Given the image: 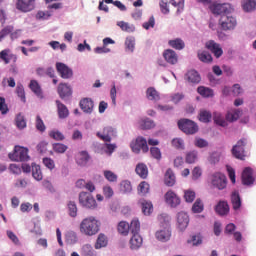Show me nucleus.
Returning <instances> with one entry per match:
<instances>
[{
	"mask_svg": "<svg viewBox=\"0 0 256 256\" xmlns=\"http://www.w3.org/2000/svg\"><path fill=\"white\" fill-rule=\"evenodd\" d=\"M101 222L95 216L83 218L79 224V233L85 237H94L99 234Z\"/></svg>",
	"mask_w": 256,
	"mask_h": 256,
	"instance_id": "nucleus-1",
	"label": "nucleus"
},
{
	"mask_svg": "<svg viewBox=\"0 0 256 256\" xmlns=\"http://www.w3.org/2000/svg\"><path fill=\"white\" fill-rule=\"evenodd\" d=\"M242 115V111L240 109H233L226 113L225 117L220 112H214L213 119L214 123L220 127L228 126V122L237 121Z\"/></svg>",
	"mask_w": 256,
	"mask_h": 256,
	"instance_id": "nucleus-2",
	"label": "nucleus"
},
{
	"mask_svg": "<svg viewBox=\"0 0 256 256\" xmlns=\"http://www.w3.org/2000/svg\"><path fill=\"white\" fill-rule=\"evenodd\" d=\"M78 201L80 206L89 210H96L98 208V203L95 197L88 192H80L78 196Z\"/></svg>",
	"mask_w": 256,
	"mask_h": 256,
	"instance_id": "nucleus-3",
	"label": "nucleus"
},
{
	"mask_svg": "<svg viewBox=\"0 0 256 256\" xmlns=\"http://www.w3.org/2000/svg\"><path fill=\"white\" fill-rule=\"evenodd\" d=\"M236 17L230 14L221 15L219 19V25L224 31H233L237 27Z\"/></svg>",
	"mask_w": 256,
	"mask_h": 256,
	"instance_id": "nucleus-4",
	"label": "nucleus"
},
{
	"mask_svg": "<svg viewBox=\"0 0 256 256\" xmlns=\"http://www.w3.org/2000/svg\"><path fill=\"white\" fill-rule=\"evenodd\" d=\"M29 150L24 147L16 146L13 153L9 154V158L16 162H27L30 160Z\"/></svg>",
	"mask_w": 256,
	"mask_h": 256,
	"instance_id": "nucleus-5",
	"label": "nucleus"
},
{
	"mask_svg": "<svg viewBox=\"0 0 256 256\" xmlns=\"http://www.w3.org/2000/svg\"><path fill=\"white\" fill-rule=\"evenodd\" d=\"M179 129L187 135H193L198 132V126L190 119H182L178 122Z\"/></svg>",
	"mask_w": 256,
	"mask_h": 256,
	"instance_id": "nucleus-6",
	"label": "nucleus"
},
{
	"mask_svg": "<svg viewBox=\"0 0 256 256\" xmlns=\"http://www.w3.org/2000/svg\"><path fill=\"white\" fill-rule=\"evenodd\" d=\"M210 184L218 190H223L227 186V178L223 173L216 172L210 176Z\"/></svg>",
	"mask_w": 256,
	"mask_h": 256,
	"instance_id": "nucleus-7",
	"label": "nucleus"
},
{
	"mask_svg": "<svg viewBox=\"0 0 256 256\" xmlns=\"http://www.w3.org/2000/svg\"><path fill=\"white\" fill-rule=\"evenodd\" d=\"M210 11H212V14L214 15H227L234 11V8L229 3L224 4H212L210 5Z\"/></svg>",
	"mask_w": 256,
	"mask_h": 256,
	"instance_id": "nucleus-8",
	"label": "nucleus"
},
{
	"mask_svg": "<svg viewBox=\"0 0 256 256\" xmlns=\"http://www.w3.org/2000/svg\"><path fill=\"white\" fill-rule=\"evenodd\" d=\"M248 144L247 138H241L235 146H233L231 152L232 155L240 160H243L245 157V146Z\"/></svg>",
	"mask_w": 256,
	"mask_h": 256,
	"instance_id": "nucleus-9",
	"label": "nucleus"
},
{
	"mask_svg": "<svg viewBox=\"0 0 256 256\" xmlns=\"http://www.w3.org/2000/svg\"><path fill=\"white\" fill-rule=\"evenodd\" d=\"M130 148L133 153L139 154L142 150L144 153L148 152L149 148L147 146V141L142 136H138L135 141H132Z\"/></svg>",
	"mask_w": 256,
	"mask_h": 256,
	"instance_id": "nucleus-10",
	"label": "nucleus"
},
{
	"mask_svg": "<svg viewBox=\"0 0 256 256\" xmlns=\"http://www.w3.org/2000/svg\"><path fill=\"white\" fill-rule=\"evenodd\" d=\"M97 137L100 138L102 141L110 143L113 137H117V130L112 128V126H106L102 132L96 133Z\"/></svg>",
	"mask_w": 256,
	"mask_h": 256,
	"instance_id": "nucleus-11",
	"label": "nucleus"
},
{
	"mask_svg": "<svg viewBox=\"0 0 256 256\" xmlns=\"http://www.w3.org/2000/svg\"><path fill=\"white\" fill-rule=\"evenodd\" d=\"M189 223H190V218L186 212L181 211L177 214V229H179V231L181 232L185 231Z\"/></svg>",
	"mask_w": 256,
	"mask_h": 256,
	"instance_id": "nucleus-12",
	"label": "nucleus"
},
{
	"mask_svg": "<svg viewBox=\"0 0 256 256\" xmlns=\"http://www.w3.org/2000/svg\"><path fill=\"white\" fill-rule=\"evenodd\" d=\"M206 48L208 49V51H210V53L214 54V57H216V59H219L223 55V49L221 45L214 40H209L208 42H206Z\"/></svg>",
	"mask_w": 256,
	"mask_h": 256,
	"instance_id": "nucleus-13",
	"label": "nucleus"
},
{
	"mask_svg": "<svg viewBox=\"0 0 256 256\" xmlns=\"http://www.w3.org/2000/svg\"><path fill=\"white\" fill-rule=\"evenodd\" d=\"M56 70L62 79H70L73 76V70L64 63L57 62Z\"/></svg>",
	"mask_w": 256,
	"mask_h": 256,
	"instance_id": "nucleus-14",
	"label": "nucleus"
},
{
	"mask_svg": "<svg viewBox=\"0 0 256 256\" xmlns=\"http://www.w3.org/2000/svg\"><path fill=\"white\" fill-rule=\"evenodd\" d=\"M57 93L62 100H66L72 96V88L67 83H60L57 88Z\"/></svg>",
	"mask_w": 256,
	"mask_h": 256,
	"instance_id": "nucleus-15",
	"label": "nucleus"
},
{
	"mask_svg": "<svg viewBox=\"0 0 256 256\" xmlns=\"http://www.w3.org/2000/svg\"><path fill=\"white\" fill-rule=\"evenodd\" d=\"M79 106L85 114H92L94 111V101L91 98L81 99Z\"/></svg>",
	"mask_w": 256,
	"mask_h": 256,
	"instance_id": "nucleus-16",
	"label": "nucleus"
},
{
	"mask_svg": "<svg viewBox=\"0 0 256 256\" xmlns=\"http://www.w3.org/2000/svg\"><path fill=\"white\" fill-rule=\"evenodd\" d=\"M36 0H18L17 1V9L22 12H30L35 8Z\"/></svg>",
	"mask_w": 256,
	"mask_h": 256,
	"instance_id": "nucleus-17",
	"label": "nucleus"
},
{
	"mask_svg": "<svg viewBox=\"0 0 256 256\" xmlns=\"http://www.w3.org/2000/svg\"><path fill=\"white\" fill-rule=\"evenodd\" d=\"M0 60L8 65L11 61H13V63H16L18 57L16 54H13L10 49H4L0 52Z\"/></svg>",
	"mask_w": 256,
	"mask_h": 256,
	"instance_id": "nucleus-18",
	"label": "nucleus"
},
{
	"mask_svg": "<svg viewBox=\"0 0 256 256\" xmlns=\"http://www.w3.org/2000/svg\"><path fill=\"white\" fill-rule=\"evenodd\" d=\"M165 201L172 208H176L181 202L180 198L172 190H169L165 194Z\"/></svg>",
	"mask_w": 256,
	"mask_h": 256,
	"instance_id": "nucleus-19",
	"label": "nucleus"
},
{
	"mask_svg": "<svg viewBox=\"0 0 256 256\" xmlns=\"http://www.w3.org/2000/svg\"><path fill=\"white\" fill-rule=\"evenodd\" d=\"M155 237L158 241L166 243L171 239V230L170 228H162L158 230L155 234Z\"/></svg>",
	"mask_w": 256,
	"mask_h": 256,
	"instance_id": "nucleus-20",
	"label": "nucleus"
},
{
	"mask_svg": "<svg viewBox=\"0 0 256 256\" xmlns=\"http://www.w3.org/2000/svg\"><path fill=\"white\" fill-rule=\"evenodd\" d=\"M241 179L244 185H252L255 181L253 170L250 167L245 168L242 172Z\"/></svg>",
	"mask_w": 256,
	"mask_h": 256,
	"instance_id": "nucleus-21",
	"label": "nucleus"
},
{
	"mask_svg": "<svg viewBox=\"0 0 256 256\" xmlns=\"http://www.w3.org/2000/svg\"><path fill=\"white\" fill-rule=\"evenodd\" d=\"M165 61L170 65H176L178 63V55L172 49H167L163 52Z\"/></svg>",
	"mask_w": 256,
	"mask_h": 256,
	"instance_id": "nucleus-22",
	"label": "nucleus"
},
{
	"mask_svg": "<svg viewBox=\"0 0 256 256\" xmlns=\"http://www.w3.org/2000/svg\"><path fill=\"white\" fill-rule=\"evenodd\" d=\"M28 87L32 90V93L38 97V99H44L43 90L37 80H30Z\"/></svg>",
	"mask_w": 256,
	"mask_h": 256,
	"instance_id": "nucleus-23",
	"label": "nucleus"
},
{
	"mask_svg": "<svg viewBox=\"0 0 256 256\" xmlns=\"http://www.w3.org/2000/svg\"><path fill=\"white\" fill-rule=\"evenodd\" d=\"M108 244H109L108 237L105 234L101 233L98 235V237L96 239V242L94 244V249L102 250L104 248H107Z\"/></svg>",
	"mask_w": 256,
	"mask_h": 256,
	"instance_id": "nucleus-24",
	"label": "nucleus"
},
{
	"mask_svg": "<svg viewBox=\"0 0 256 256\" xmlns=\"http://www.w3.org/2000/svg\"><path fill=\"white\" fill-rule=\"evenodd\" d=\"M143 244V238L140 236V234L132 235L129 245L130 249L133 251H137L142 247Z\"/></svg>",
	"mask_w": 256,
	"mask_h": 256,
	"instance_id": "nucleus-25",
	"label": "nucleus"
},
{
	"mask_svg": "<svg viewBox=\"0 0 256 256\" xmlns=\"http://www.w3.org/2000/svg\"><path fill=\"white\" fill-rule=\"evenodd\" d=\"M146 98L151 102H159L161 99L160 93L154 87H148L146 89Z\"/></svg>",
	"mask_w": 256,
	"mask_h": 256,
	"instance_id": "nucleus-26",
	"label": "nucleus"
},
{
	"mask_svg": "<svg viewBox=\"0 0 256 256\" xmlns=\"http://www.w3.org/2000/svg\"><path fill=\"white\" fill-rule=\"evenodd\" d=\"M90 161V155L87 151H81L76 156V163L81 167H85Z\"/></svg>",
	"mask_w": 256,
	"mask_h": 256,
	"instance_id": "nucleus-27",
	"label": "nucleus"
},
{
	"mask_svg": "<svg viewBox=\"0 0 256 256\" xmlns=\"http://www.w3.org/2000/svg\"><path fill=\"white\" fill-rule=\"evenodd\" d=\"M242 10L246 13H252L256 10V0H242Z\"/></svg>",
	"mask_w": 256,
	"mask_h": 256,
	"instance_id": "nucleus-28",
	"label": "nucleus"
},
{
	"mask_svg": "<svg viewBox=\"0 0 256 256\" xmlns=\"http://www.w3.org/2000/svg\"><path fill=\"white\" fill-rule=\"evenodd\" d=\"M135 45H136V40L133 36L126 37L124 42L125 52L128 54H133L135 51Z\"/></svg>",
	"mask_w": 256,
	"mask_h": 256,
	"instance_id": "nucleus-29",
	"label": "nucleus"
},
{
	"mask_svg": "<svg viewBox=\"0 0 256 256\" xmlns=\"http://www.w3.org/2000/svg\"><path fill=\"white\" fill-rule=\"evenodd\" d=\"M56 106H57L58 116L60 119H65L69 116L68 107L65 104H63L60 100H56Z\"/></svg>",
	"mask_w": 256,
	"mask_h": 256,
	"instance_id": "nucleus-30",
	"label": "nucleus"
},
{
	"mask_svg": "<svg viewBox=\"0 0 256 256\" xmlns=\"http://www.w3.org/2000/svg\"><path fill=\"white\" fill-rule=\"evenodd\" d=\"M66 208H67V213L69 217H71L72 219H76V217H78V206L75 201H72V200L68 201Z\"/></svg>",
	"mask_w": 256,
	"mask_h": 256,
	"instance_id": "nucleus-31",
	"label": "nucleus"
},
{
	"mask_svg": "<svg viewBox=\"0 0 256 256\" xmlns=\"http://www.w3.org/2000/svg\"><path fill=\"white\" fill-rule=\"evenodd\" d=\"M169 47L176 49V51H183L185 49V42L181 38H175L168 41Z\"/></svg>",
	"mask_w": 256,
	"mask_h": 256,
	"instance_id": "nucleus-32",
	"label": "nucleus"
},
{
	"mask_svg": "<svg viewBox=\"0 0 256 256\" xmlns=\"http://www.w3.org/2000/svg\"><path fill=\"white\" fill-rule=\"evenodd\" d=\"M65 242L67 245L73 246L78 243V235L75 231L69 230L65 233Z\"/></svg>",
	"mask_w": 256,
	"mask_h": 256,
	"instance_id": "nucleus-33",
	"label": "nucleus"
},
{
	"mask_svg": "<svg viewBox=\"0 0 256 256\" xmlns=\"http://www.w3.org/2000/svg\"><path fill=\"white\" fill-rule=\"evenodd\" d=\"M116 25L118 27H120V29L122 31H124L125 33H134V31L136 30V27L134 24H131L129 22H125V21H118L116 23Z\"/></svg>",
	"mask_w": 256,
	"mask_h": 256,
	"instance_id": "nucleus-34",
	"label": "nucleus"
},
{
	"mask_svg": "<svg viewBox=\"0 0 256 256\" xmlns=\"http://www.w3.org/2000/svg\"><path fill=\"white\" fill-rule=\"evenodd\" d=\"M170 221L171 217L166 213L160 214L158 216V222L162 229H170Z\"/></svg>",
	"mask_w": 256,
	"mask_h": 256,
	"instance_id": "nucleus-35",
	"label": "nucleus"
},
{
	"mask_svg": "<svg viewBox=\"0 0 256 256\" xmlns=\"http://www.w3.org/2000/svg\"><path fill=\"white\" fill-rule=\"evenodd\" d=\"M187 244L192 247H199L203 244V237L201 234L192 235L188 240Z\"/></svg>",
	"mask_w": 256,
	"mask_h": 256,
	"instance_id": "nucleus-36",
	"label": "nucleus"
},
{
	"mask_svg": "<svg viewBox=\"0 0 256 256\" xmlns=\"http://www.w3.org/2000/svg\"><path fill=\"white\" fill-rule=\"evenodd\" d=\"M231 203L234 210H237L241 207L242 201L238 191H233L231 193Z\"/></svg>",
	"mask_w": 256,
	"mask_h": 256,
	"instance_id": "nucleus-37",
	"label": "nucleus"
},
{
	"mask_svg": "<svg viewBox=\"0 0 256 256\" xmlns=\"http://www.w3.org/2000/svg\"><path fill=\"white\" fill-rule=\"evenodd\" d=\"M186 78L193 84H198L201 81V77L196 70H189L186 74Z\"/></svg>",
	"mask_w": 256,
	"mask_h": 256,
	"instance_id": "nucleus-38",
	"label": "nucleus"
},
{
	"mask_svg": "<svg viewBox=\"0 0 256 256\" xmlns=\"http://www.w3.org/2000/svg\"><path fill=\"white\" fill-rule=\"evenodd\" d=\"M81 256H97V253L91 244H84L81 247Z\"/></svg>",
	"mask_w": 256,
	"mask_h": 256,
	"instance_id": "nucleus-39",
	"label": "nucleus"
},
{
	"mask_svg": "<svg viewBox=\"0 0 256 256\" xmlns=\"http://www.w3.org/2000/svg\"><path fill=\"white\" fill-rule=\"evenodd\" d=\"M32 177L36 181L43 180V173H42L41 167L36 163H32Z\"/></svg>",
	"mask_w": 256,
	"mask_h": 256,
	"instance_id": "nucleus-40",
	"label": "nucleus"
},
{
	"mask_svg": "<svg viewBox=\"0 0 256 256\" xmlns=\"http://www.w3.org/2000/svg\"><path fill=\"white\" fill-rule=\"evenodd\" d=\"M198 59L204 64H209L213 61V57L209 52L201 50L198 51Z\"/></svg>",
	"mask_w": 256,
	"mask_h": 256,
	"instance_id": "nucleus-41",
	"label": "nucleus"
},
{
	"mask_svg": "<svg viewBox=\"0 0 256 256\" xmlns=\"http://www.w3.org/2000/svg\"><path fill=\"white\" fill-rule=\"evenodd\" d=\"M129 231L132 235H139L140 233V222L137 218L132 219L129 224Z\"/></svg>",
	"mask_w": 256,
	"mask_h": 256,
	"instance_id": "nucleus-42",
	"label": "nucleus"
},
{
	"mask_svg": "<svg viewBox=\"0 0 256 256\" xmlns=\"http://www.w3.org/2000/svg\"><path fill=\"white\" fill-rule=\"evenodd\" d=\"M139 125L141 127V129L143 130H149V129H152L155 127V123L152 119L150 118H142L140 121H139Z\"/></svg>",
	"mask_w": 256,
	"mask_h": 256,
	"instance_id": "nucleus-43",
	"label": "nucleus"
},
{
	"mask_svg": "<svg viewBox=\"0 0 256 256\" xmlns=\"http://www.w3.org/2000/svg\"><path fill=\"white\" fill-rule=\"evenodd\" d=\"M140 204L142 206V212L144 215H151L152 211H153V205L150 201L147 200H141Z\"/></svg>",
	"mask_w": 256,
	"mask_h": 256,
	"instance_id": "nucleus-44",
	"label": "nucleus"
},
{
	"mask_svg": "<svg viewBox=\"0 0 256 256\" xmlns=\"http://www.w3.org/2000/svg\"><path fill=\"white\" fill-rule=\"evenodd\" d=\"M198 93L204 98H212L214 96L213 89L205 86L198 87Z\"/></svg>",
	"mask_w": 256,
	"mask_h": 256,
	"instance_id": "nucleus-45",
	"label": "nucleus"
},
{
	"mask_svg": "<svg viewBox=\"0 0 256 256\" xmlns=\"http://www.w3.org/2000/svg\"><path fill=\"white\" fill-rule=\"evenodd\" d=\"M216 212H218V215H227V213L229 212L228 203L220 201L218 205H216Z\"/></svg>",
	"mask_w": 256,
	"mask_h": 256,
	"instance_id": "nucleus-46",
	"label": "nucleus"
},
{
	"mask_svg": "<svg viewBox=\"0 0 256 256\" xmlns=\"http://www.w3.org/2000/svg\"><path fill=\"white\" fill-rule=\"evenodd\" d=\"M48 136L57 142L65 140L64 134L60 132V130H56V129L50 130L48 132Z\"/></svg>",
	"mask_w": 256,
	"mask_h": 256,
	"instance_id": "nucleus-47",
	"label": "nucleus"
},
{
	"mask_svg": "<svg viewBox=\"0 0 256 256\" xmlns=\"http://www.w3.org/2000/svg\"><path fill=\"white\" fill-rule=\"evenodd\" d=\"M129 231H130V226L127 223V221H121L118 224V232L120 235L122 236H127L129 235Z\"/></svg>",
	"mask_w": 256,
	"mask_h": 256,
	"instance_id": "nucleus-48",
	"label": "nucleus"
},
{
	"mask_svg": "<svg viewBox=\"0 0 256 256\" xmlns=\"http://www.w3.org/2000/svg\"><path fill=\"white\" fill-rule=\"evenodd\" d=\"M136 173L142 178V179H145L147 176H148V168L145 164L143 163H139L137 166H136V169H135Z\"/></svg>",
	"mask_w": 256,
	"mask_h": 256,
	"instance_id": "nucleus-49",
	"label": "nucleus"
},
{
	"mask_svg": "<svg viewBox=\"0 0 256 256\" xmlns=\"http://www.w3.org/2000/svg\"><path fill=\"white\" fill-rule=\"evenodd\" d=\"M176 182V177L171 169H168L165 174V184L172 187Z\"/></svg>",
	"mask_w": 256,
	"mask_h": 256,
	"instance_id": "nucleus-50",
	"label": "nucleus"
},
{
	"mask_svg": "<svg viewBox=\"0 0 256 256\" xmlns=\"http://www.w3.org/2000/svg\"><path fill=\"white\" fill-rule=\"evenodd\" d=\"M15 121H16V126L19 130H23L27 127V123L23 114L19 113L16 116Z\"/></svg>",
	"mask_w": 256,
	"mask_h": 256,
	"instance_id": "nucleus-51",
	"label": "nucleus"
},
{
	"mask_svg": "<svg viewBox=\"0 0 256 256\" xmlns=\"http://www.w3.org/2000/svg\"><path fill=\"white\" fill-rule=\"evenodd\" d=\"M103 175H104V178H105L107 181L111 182V183L117 182V179L119 178V177L117 176V174H115V173H114L113 171H111V170H104V171H103Z\"/></svg>",
	"mask_w": 256,
	"mask_h": 256,
	"instance_id": "nucleus-52",
	"label": "nucleus"
},
{
	"mask_svg": "<svg viewBox=\"0 0 256 256\" xmlns=\"http://www.w3.org/2000/svg\"><path fill=\"white\" fill-rule=\"evenodd\" d=\"M120 191L123 194H129L132 191V186H131V183L129 182V180H123L120 183Z\"/></svg>",
	"mask_w": 256,
	"mask_h": 256,
	"instance_id": "nucleus-53",
	"label": "nucleus"
},
{
	"mask_svg": "<svg viewBox=\"0 0 256 256\" xmlns=\"http://www.w3.org/2000/svg\"><path fill=\"white\" fill-rule=\"evenodd\" d=\"M52 150L58 154H64L68 150V146L61 143L52 144Z\"/></svg>",
	"mask_w": 256,
	"mask_h": 256,
	"instance_id": "nucleus-54",
	"label": "nucleus"
},
{
	"mask_svg": "<svg viewBox=\"0 0 256 256\" xmlns=\"http://www.w3.org/2000/svg\"><path fill=\"white\" fill-rule=\"evenodd\" d=\"M137 190L139 195L144 196L149 192L150 186L147 182L143 181L138 185Z\"/></svg>",
	"mask_w": 256,
	"mask_h": 256,
	"instance_id": "nucleus-55",
	"label": "nucleus"
},
{
	"mask_svg": "<svg viewBox=\"0 0 256 256\" xmlns=\"http://www.w3.org/2000/svg\"><path fill=\"white\" fill-rule=\"evenodd\" d=\"M212 114L210 111L202 109L200 111V121L204 123H209L211 121Z\"/></svg>",
	"mask_w": 256,
	"mask_h": 256,
	"instance_id": "nucleus-56",
	"label": "nucleus"
},
{
	"mask_svg": "<svg viewBox=\"0 0 256 256\" xmlns=\"http://www.w3.org/2000/svg\"><path fill=\"white\" fill-rule=\"evenodd\" d=\"M198 160V152L191 151L186 154V162L188 164H194Z\"/></svg>",
	"mask_w": 256,
	"mask_h": 256,
	"instance_id": "nucleus-57",
	"label": "nucleus"
},
{
	"mask_svg": "<svg viewBox=\"0 0 256 256\" xmlns=\"http://www.w3.org/2000/svg\"><path fill=\"white\" fill-rule=\"evenodd\" d=\"M115 149H117V145H115V144H109V143L104 144V146L102 147V150H103L108 156H112L113 153L115 152Z\"/></svg>",
	"mask_w": 256,
	"mask_h": 256,
	"instance_id": "nucleus-58",
	"label": "nucleus"
},
{
	"mask_svg": "<svg viewBox=\"0 0 256 256\" xmlns=\"http://www.w3.org/2000/svg\"><path fill=\"white\" fill-rule=\"evenodd\" d=\"M102 191L106 199L112 198L113 195L115 194V192L113 191V188L110 185L103 186Z\"/></svg>",
	"mask_w": 256,
	"mask_h": 256,
	"instance_id": "nucleus-59",
	"label": "nucleus"
},
{
	"mask_svg": "<svg viewBox=\"0 0 256 256\" xmlns=\"http://www.w3.org/2000/svg\"><path fill=\"white\" fill-rule=\"evenodd\" d=\"M16 93L20 98V101H22V103H25L26 102L25 89L22 84H18L16 88Z\"/></svg>",
	"mask_w": 256,
	"mask_h": 256,
	"instance_id": "nucleus-60",
	"label": "nucleus"
},
{
	"mask_svg": "<svg viewBox=\"0 0 256 256\" xmlns=\"http://www.w3.org/2000/svg\"><path fill=\"white\" fill-rule=\"evenodd\" d=\"M0 112L2 115H7L9 112V107L6 104L5 97L0 96Z\"/></svg>",
	"mask_w": 256,
	"mask_h": 256,
	"instance_id": "nucleus-61",
	"label": "nucleus"
},
{
	"mask_svg": "<svg viewBox=\"0 0 256 256\" xmlns=\"http://www.w3.org/2000/svg\"><path fill=\"white\" fill-rule=\"evenodd\" d=\"M51 16L52 12L50 11H38V13H36V18L41 21L48 20Z\"/></svg>",
	"mask_w": 256,
	"mask_h": 256,
	"instance_id": "nucleus-62",
	"label": "nucleus"
},
{
	"mask_svg": "<svg viewBox=\"0 0 256 256\" xmlns=\"http://www.w3.org/2000/svg\"><path fill=\"white\" fill-rule=\"evenodd\" d=\"M195 197H196V193H195L193 190H191V189L186 190V191L184 192V198H185V200H186L188 203L193 202L194 199H195Z\"/></svg>",
	"mask_w": 256,
	"mask_h": 256,
	"instance_id": "nucleus-63",
	"label": "nucleus"
},
{
	"mask_svg": "<svg viewBox=\"0 0 256 256\" xmlns=\"http://www.w3.org/2000/svg\"><path fill=\"white\" fill-rule=\"evenodd\" d=\"M204 210V205L200 199H197L192 207L194 213H201Z\"/></svg>",
	"mask_w": 256,
	"mask_h": 256,
	"instance_id": "nucleus-64",
	"label": "nucleus"
}]
</instances>
